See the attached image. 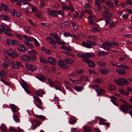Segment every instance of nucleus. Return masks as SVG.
Masks as SVG:
<instances>
[{
    "instance_id": "f257e3e1",
    "label": "nucleus",
    "mask_w": 132,
    "mask_h": 132,
    "mask_svg": "<svg viewBox=\"0 0 132 132\" xmlns=\"http://www.w3.org/2000/svg\"><path fill=\"white\" fill-rule=\"evenodd\" d=\"M1 28L0 29V34L3 32L5 34L10 37L13 36V35L10 32L11 30L8 26L4 24L0 25Z\"/></svg>"
},
{
    "instance_id": "f03ea898",
    "label": "nucleus",
    "mask_w": 132,
    "mask_h": 132,
    "mask_svg": "<svg viewBox=\"0 0 132 132\" xmlns=\"http://www.w3.org/2000/svg\"><path fill=\"white\" fill-rule=\"evenodd\" d=\"M4 51L11 57L15 58L18 56V54L17 52L15 50L12 49L10 48L9 50L5 49Z\"/></svg>"
},
{
    "instance_id": "7ed1b4c3",
    "label": "nucleus",
    "mask_w": 132,
    "mask_h": 132,
    "mask_svg": "<svg viewBox=\"0 0 132 132\" xmlns=\"http://www.w3.org/2000/svg\"><path fill=\"white\" fill-rule=\"evenodd\" d=\"M114 81L117 84L121 86L127 85L129 84L126 79L123 78H119L118 80L114 79Z\"/></svg>"
},
{
    "instance_id": "20e7f679",
    "label": "nucleus",
    "mask_w": 132,
    "mask_h": 132,
    "mask_svg": "<svg viewBox=\"0 0 132 132\" xmlns=\"http://www.w3.org/2000/svg\"><path fill=\"white\" fill-rule=\"evenodd\" d=\"M12 66L15 69H18L21 65V63L18 61H13L12 62Z\"/></svg>"
},
{
    "instance_id": "39448f33",
    "label": "nucleus",
    "mask_w": 132,
    "mask_h": 132,
    "mask_svg": "<svg viewBox=\"0 0 132 132\" xmlns=\"http://www.w3.org/2000/svg\"><path fill=\"white\" fill-rule=\"evenodd\" d=\"M59 66L63 69H66L68 68V65L67 63L64 61L61 60H59L58 61Z\"/></svg>"
},
{
    "instance_id": "423d86ee",
    "label": "nucleus",
    "mask_w": 132,
    "mask_h": 132,
    "mask_svg": "<svg viewBox=\"0 0 132 132\" xmlns=\"http://www.w3.org/2000/svg\"><path fill=\"white\" fill-rule=\"evenodd\" d=\"M47 42L50 44H51L53 47L55 48L58 47V46L56 45V42L55 40L50 37H48L46 38Z\"/></svg>"
},
{
    "instance_id": "0eeeda50",
    "label": "nucleus",
    "mask_w": 132,
    "mask_h": 132,
    "mask_svg": "<svg viewBox=\"0 0 132 132\" xmlns=\"http://www.w3.org/2000/svg\"><path fill=\"white\" fill-rule=\"evenodd\" d=\"M102 45V47L106 50H109L110 48L111 47V44L108 42L103 43Z\"/></svg>"
},
{
    "instance_id": "6e6552de",
    "label": "nucleus",
    "mask_w": 132,
    "mask_h": 132,
    "mask_svg": "<svg viewBox=\"0 0 132 132\" xmlns=\"http://www.w3.org/2000/svg\"><path fill=\"white\" fill-rule=\"evenodd\" d=\"M26 68H27L30 71L32 72L36 70L37 69V67L33 64H27L26 65Z\"/></svg>"
},
{
    "instance_id": "1a4fd4ad",
    "label": "nucleus",
    "mask_w": 132,
    "mask_h": 132,
    "mask_svg": "<svg viewBox=\"0 0 132 132\" xmlns=\"http://www.w3.org/2000/svg\"><path fill=\"white\" fill-rule=\"evenodd\" d=\"M47 60L50 64L52 65H55L57 63L56 60L53 58L49 57L47 58Z\"/></svg>"
},
{
    "instance_id": "9d476101",
    "label": "nucleus",
    "mask_w": 132,
    "mask_h": 132,
    "mask_svg": "<svg viewBox=\"0 0 132 132\" xmlns=\"http://www.w3.org/2000/svg\"><path fill=\"white\" fill-rule=\"evenodd\" d=\"M119 110L124 113H127L128 111V109L127 108V104L121 106Z\"/></svg>"
},
{
    "instance_id": "9b49d317",
    "label": "nucleus",
    "mask_w": 132,
    "mask_h": 132,
    "mask_svg": "<svg viewBox=\"0 0 132 132\" xmlns=\"http://www.w3.org/2000/svg\"><path fill=\"white\" fill-rule=\"evenodd\" d=\"M83 61L86 63H88L90 67H93L95 66V63L93 61H91L88 59H84Z\"/></svg>"
},
{
    "instance_id": "f8f14e48",
    "label": "nucleus",
    "mask_w": 132,
    "mask_h": 132,
    "mask_svg": "<svg viewBox=\"0 0 132 132\" xmlns=\"http://www.w3.org/2000/svg\"><path fill=\"white\" fill-rule=\"evenodd\" d=\"M30 56L28 55H24L21 56V59L23 62H27L29 61Z\"/></svg>"
},
{
    "instance_id": "ddd939ff",
    "label": "nucleus",
    "mask_w": 132,
    "mask_h": 132,
    "mask_svg": "<svg viewBox=\"0 0 132 132\" xmlns=\"http://www.w3.org/2000/svg\"><path fill=\"white\" fill-rule=\"evenodd\" d=\"M95 55L94 54L93 52L85 53H84L85 58H89L90 57H93Z\"/></svg>"
},
{
    "instance_id": "4468645a",
    "label": "nucleus",
    "mask_w": 132,
    "mask_h": 132,
    "mask_svg": "<svg viewBox=\"0 0 132 132\" xmlns=\"http://www.w3.org/2000/svg\"><path fill=\"white\" fill-rule=\"evenodd\" d=\"M70 80L73 83H75L77 84H80L82 82V81L81 79V78L78 79L76 80H73L71 78H70Z\"/></svg>"
},
{
    "instance_id": "2eb2a0df",
    "label": "nucleus",
    "mask_w": 132,
    "mask_h": 132,
    "mask_svg": "<svg viewBox=\"0 0 132 132\" xmlns=\"http://www.w3.org/2000/svg\"><path fill=\"white\" fill-rule=\"evenodd\" d=\"M103 16L106 18H110L112 16V14L110 12H103L102 13Z\"/></svg>"
},
{
    "instance_id": "dca6fc26",
    "label": "nucleus",
    "mask_w": 132,
    "mask_h": 132,
    "mask_svg": "<svg viewBox=\"0 0 132 132\" xmlns=\"http://www.w3.org/2000/svg\"><path fill=\"white\" fill-rule=\"evenodd\" d=\"M18 50L20 51L25 52L26 51V48L25 46L23 45H20L19 46Z\"/></svg>"
},
{
    "instance_id": "f3484780",
    "label": "nucleus",
    "mask_w": 132,
    "mask_h": 132,
    "mask_svg": "<svg viewBox=\"0 0 132 132\" xmlns=\"http://www.w3.org/2000/svg\"><path fill=\"white\" fill-rule=\"evenodd\" d=\"M20 84L23 88L25 87H29L27 83L22 79L21 80Z\"/></svg>"
},
{
    "instance_id": "a211bd4d",
    "label": "nucleus",
    "mask_w": 132,
    "mask_h": 132,
    "mask_svg": "<svg viewBox=\"0 0 132 132\" xmlns=\"http://www.w3.org/2000/svg\"><path fill=\"white\" fill-rule=\"evenodd\" d=\"M36 93L39 97H42L43 95L45 94V92L43 90H37L36 92Z\"/></svg>"
},
{
    "instance_id": "6ab92c4d",
    "label": "nucleus",
    "mask_w": 132,
    "mask_h": 132,
    "mask_svg": "<svg viewBox=\"0 0 132 132\" xmlns=\"http://www.w3.org/2000/svg\"><path fill=\"white\" fill-rule=\"evenodd\" d=\"M84 88L83 86L80 85L76 86L74 87L75 89L78 92H80Z\"/></svg>"
},
{
    "instance_id": "aec40b11",
    "label": "nucleus",
    "mask_w": 132,
    "mask_h": 132,
    "mask_svg": "<svg viewBox=\"0 0 132 132\" xmlns=\"http://www.w3.org/2000/svg\"><path fill=\"white\" fill-rule=\"evenodd\" d=\"M47 14L50 15L54 16L57 15V11L53 10L51 11H48L47 12Z\"/></svg>"
},
{
    "instance_id": "412c9836",
    "label": "nucleus",
    "mask_w": 132,
    "mask_h": 132,
    "mask_svg": "<svg viewBox=\"0 0 132 132\" xmlns=\"http://www.w3.org/2000/svg\"><path fill=\"white\" fill-rule=\"evenodd\" d=\"M97 93V95L98 96H101L102 94L105 92V90L102 89H98L96 90Z\"/></svg>"
},
{
    "instance_id": "4be33fe9",
    "label": "nucleus",
    "mask_w": 132,
    "mask_h": 132,
    "mask_svg": "<svg viewBox=\"0 0 132 132\" xmlns=\"http://www.w3.org/2000/svg\"><path fill=\"white\" fill-rule=\"evenodd\" d=\"M83 46L87 48H90L92 47V44H89L88 43L85 42H83L82 43Z\"/></svg>"
},
{
    "instance_id": "5701e85b",
    "label": "nucleus",
    "mask_w": 132,
    "mask_h": 132,
    "mask_svg": "<svg viewBox=\"0 0 132 132\" xmlns=\"http://www.w3.org/2000/svg\"><path fill=\"white\" fill-rule=\"evenodd\" d=\"M10 64V62L5 61L3 62L2 64V65L4 68L6 69L9 67Z\"/></svg>"
},
{
    "instance_id": "b1692460",
    "label": "nucleus",
    "mask_w": 132,
    "mask_h": 132,
    "mask_svg": "<svg viewBox=\"0 0 132 132\" xmlns=\"http://www.w3.org/2000/svg\"><path fill=\"white\" fill-rule=\"evenodd\" d=\"M101 72L103 74L105 75L109 74L110 72V70L106 69H100Z\"/></svg>"
},
{
    "instance_id": "393cba45",
    "label": "nucleus",
    "mask_w": 132,
    "mask_h": 132,
    "mask_svg": "<svg viewBox=\"0 0 132 132\" xmlns=\"http://www.w3.org/2000/svg\"><path fill=\"white\" fill-rule=\"evenodd\" d=\"M1 6L3 9V10L5 11L8 12L9 10L8 6L3 3H1Z\"/></svg>"
},
{
    "instance_id": "a878e982",
    "label": "nucleus",
    "mask_w": 132,
    "mask_h": 132,
    "mask_svg": "<svg viewBox=\"0 0 132 132\" xmlns=\"http://www.w3.org/2000/svg\"><path fill=\"white\" fill-rule=\"evenodd\" d=\"M37 78L39 80L43 82L46 79L45 77L41 75H39L37 76Z\"/></svg>"
},
{
    "instance_id": "bb28decb",
    "label": "nucleus",
    "mask_w": 132,
    "mask_h": 132,
    "mask_svg": "<svg viewBox=\"0 0 132 132\" xmlns=\"http://www.w3.org/2000/svg\"><path fill=\"white\" fill-rule=\"evenodd\" d=\"M97 63L98 65L101 66H105L107 64L105 62H102L101 61H97Z\"/></svg>"
},
{
    "instance_id": "cd10ccee",
    "label": "nucleus",
    "mask_w": 132,
    "mask_h": 132,
    "mask_svg": "<svg viewBox=\"0 0 132 132\" xmlns=\"http://www.w3.org/2000/svg\"><path fill=\"white\" fill-rule=\"evenodd\" d=\"M41 49L42 51H44L48 55H50L51 54V52L50 50H49L45 48L44 47H42L41 48Z\"/></svg>"
},
{
    "instance_id": "c85d7f7f",
    "label": "nucleus",
    "mask_w": 132,
    "mask_h": 132,
    "mask_svg": "<svg viewBox=\"0 0 132 132\" xmlns=\"http://www.w3.org/2000/svg\"><path fill=\"white\" fill-rule=\"evenodd\" d=\"M106 4L111 9H113L114 8V6L113 3L110 1H108L106 2Z\"/></svg>"
},
{
    "instance_id": "c756f323",
    "label": "nucleus",
    "mask_w": 132,
    "mask_h": 132,
    "mask_svg": "<svg viewBox=\"0 0 132 132\" xmlns=\"http://www.w3.org/2000/svg\"><path fill=\"white\" fill-rule=\"evenodd\" d=\"M28 52L29 54L30 55H35L38 53V52L37 51L33 50L29 51Z\"/></svg>"
},
{
    "instance_id": "7c9ffc66",
    "label": "nucleus",
    "mask_w": 132,
    "mask_h": 132,
    "mask_svg": "<svg viewBox=\"0 0 132 132\" xmlns=\"http://www.w3.org/2000/svg\"><path fill=\"white\" fill-rule=\"evenodd\" d=\"M23 42L30 49H31L33 48V46L31 43L25 40Z\"/></svg>"
},
{
    "instance_id": "2f4dec72",
    "label": "nucleus",
    "mask_w": 132,
    "mask_h": 132,
    "mask_svg": "<svg viewBox=\"0 0 132 132\" xmlns=\"http://www.w3.org/2000/svg\"><path fill=\"white\" fill-rule=\"evenodd\" d=\"M118 66L119 68H122L123 69L126 70H128L129 69V67L127 66L126 65H125L123 64L118 65Z\"/></svg>"
},
{
    "instance_id": "473e14b6",
    "label": "nucleus",
    "mask_w": 132,
    "mask_h": 132,
    "mask_svg": "<svg viewBox=\"0 0 132 132\" xmlns=\"http://www.w3.org/2000/svg\"><path fill=\"white\" fill-rule=\"evenodd\" d=\"M119 91L120 93L125 95L127 96L129 95V93L128 92H126L121 89H119Z\"/></svg>"
},
{
    "instance_id": "72a5a7b5",
    "label": "nucleus",
    "mask_w": 132,
    "mask_h": 132,
    "mask_svg": "<svg viewBox=\"0 0 132 132\" xmlns=\"http://www.w3.org/2000/svg\"><path fill=\"white\" fill-rule=\"evenodd\" d=\"M28 7L29 8V9L31 8L32 11L34 13H36L38 11L36 7L31 6V5H28Z\"/></svg>"
},
{
    "instance_id": "f704fd0d",
    "label": "nucleus",
    "mask_w": 132,
    "mask_h": 132,
    "mask_svg": "<svg viewBox=\"0 0 132 132\" xmlns=\"http://www.w3.org/2000/svg\"><path fill=\"white\" fill-rule=\"evenodd\" d=\"M116 71L118 73L122 75H125L126 73L125 71L121 69H116Z\"/></svg>"
},
{
    "instance_id": "c9c22d12",
    "label": "nucleus",
    "mask_w": 132,
    "mask_h": 132,
    "mask_svg": "<svg viewBox=\"0 0 132 132\" xmlns=\"http://www.w3.org/2000/svg\"><path fill=\"white\" fill-rule=\"evenodd\" d=\"M50 35L53 37L56 40L60 39V37L58 36V34L55 33H50Z\"/></svg>"
},
{
    "instance_id": "e433bc0d",
    "label": "nucleus",
    "mask_w": 132,
    "mask_h": 132,
    "mask_svg": "<svg viewBox=\"0 0 132 132\" xmlns=\"http://www.w3.org/2000/svg\"><path fill=\"white\" fill-rule=\"evenodd\" d=\"M0 18L3 20L6 21H8L9 19V18L7 16L3 15H1Z\"/></svg>"
},
{
    "instance_id": "4c0bfd02",
    "label": "nucleus",
    "mask_w": 132,
    "mask_h": 132,
    "mask_svg": "<svg viewBox=\"0 0 132 132\" xmlns=\"http://www.w3.org/2000/svg\"><path fill=\"white\" fill-rule=\"evenodd\" d=\"M65 61L68 63L70 64H72L74 62L73 60L72 59L69 58H66L65 59Z\"/></svg>"
},
{
    "instance_id": "58836bf2",
    "label": "nucleus",
    "mask_w": 132,
    "mask_h": 132,
    "mask_svg": "<svg viewBox=\"0 0 132 132\" xmlns=\"http://www.w3.org/2000/svg\"><path fill=\"white\" fill-rule=\"evenodd\" d=\"M35 100L39 103L41 105L43 104L40 99L37 96H33Z\"/></svg>"
},
{
    "instance_id": "ea45409f",
    "label": "nucleus",
    "mask_w": 132,
    "mask_h": 132,
    "mask_svg": "<svg viewBox=\"0 0 132 132\" xmlns=\"http://www.w3.org/2000/svg\"><path fill=\"white\" fill-rule=\"evenodd\" d=\"M108 52L103 51H99L98 53V55L100 56H101L102 55H105L106 54H108Z\"/></svg>"
},
{
    "instance_id": "a19ab883",
    "label": "nucleus",
    "mask_w": 132,
    "mask_h": 132,
    "mask_svg": "<svg viewBox=\"0 0 132 132\" xmlns=\"http://www.w3.org/2000/svg\"><path fill=\"white\" fill-rule=\"evenodd\" d=\"M62 8L63 11H66L68 10V6L67 7L64 3H62Z\"/></svg>"
},
{
    "instance_id": "79ce46f5",
    "label": "nucleus",
    "mask_w": 132,
    "mask_h": 132,
    "mask_svg": "<svg viewBox=\"0 0 132 132\" xmlns=\"http://www.w3.org/2000/svg\"><path fill=\"white\" fill-rule=\"evenodd\" d=\"M61 48L64 50H66L69 51H71V49L70 47H67L65 46L62 45L61 47Z\"/></svg>"
},
{
    "instance_id": "37998d69",
    "label": "nucleus",
    "mask_w": 132,
    "mask_h": 132,
    "mask_svg": "<svg viewBox=\"0 0 132 132\" xmlns=\"http://www.w3.org/2000/svg\"><path fill=\"white\" fill-rule=\"evenodd\" d=\"M84 129L86 132H92L91 129L89 127L85 126L84 127Z\"/></svg>"
},
{
    "instance_id": "c03bdc74",
    "label": "nucleus",
    "mask_w": 132,
    "mask_h": 132,
    "mask_svg": "<svg viewBox=\"0 0 132 132\" xmlns=\"http://www.w3.org/2000/svg\"><path fill=\"white\" fill-rule=\"evenodd\" d=\"M23 37L24 39L27 40L28 42H31L32 41V39L31 38L26 35H23Z\"/></svg>"
},
{
    "instance_id": "a18cd8bd",
    "label": "nucleus",
    "mask_w": 132,
    "mask_h": 132,
    "mask_svg": "<svg viewBox=\"0 0 132 132\" xmlns=\"http://www.w3.org/2000/svg\"><path fill=\"white\" fill-rule=\"evenodd\" d=\"M32 39L34 42L35 45L37 47H39L40 46V45L36 39L33 37H32Z\"/></svg>"
},
{
    "instance_id": "49530a36",
    "label": "nucleus",
    "mask_w": 132,
    "mask_h": 132,
    "mask_svg": "<svg viewBox=\"0 0 132 132\" xmlns=\"http://www.w3.org/2000/svg\"><path fill=\"white\" fill-rule=\"evenodd\" d=\"M11 108L12 111L13 112H15L16 111V109L15 108V106L13 104L11 105Z\"/></svg>"
},
{
    "instance_id": "de8ad7c7",
    "label": "nucleus",
    "mask_w": 132,
    "mask_h": 132,
    "mask_svg": "<svg viewBox=\"0 0 132 132\" xmlns=\"http://www.w3.org/2000/svg\"><path fill=\"white\" fill-rule=\"evenodd\" d=\"M68 21L65 22L63 23V25L64 26V27L63 26H61V24L60 25L59 27H60L62 29H64L65 27H66L68 25Z\"/></svg>"
},
{
    "instance_id": "09e8293b",
    "label": "nucleus",
    "mask_w": 132,
    "mask_h": 132,
    "mask_svg": "<svg viewBox=\"0 0 132 132\" xmlns=\"http://www.w3.org/2000/svg\"><path fill=\"white\" fill-rule=\"evenodd\" d=\"M88 71L90 74L91 75L92 74L94 75H97V73L94 70H89Z\"/></svg>"
},
{
    "instance_id": "8fccbe9b",
    "label": "nucleus",
    "mask_w": 132,
    "mask_h": 132,
    "mask_svg": "<svg viewBox=\"0 0 132 132\" xmlns=\"http://www.w3.org/2000/svg\"><path fill=\"white\" fill-rule=\"evenodd\" d=\"M36 116L37 118L44 120L46 118L45 117L42 115H36Z\"/></svg>"
},
{
    "instance_id": "3c124183",
    "label": "nucleus",
    "mask_w": 132,
    "mask_h": 132,
    "mask_svg": "<svg viewBox=\"0 0 132 132\" xmlns=\"http://www.w3.org/2000/svg\"><path fill=\"white\" fill-rule=\"evenodd\" d=\"M102 82V80L101 79L97 78L93 80V82H95L97 84H100Z\"/></svg>"
},
{
    "instance_id": "603ef678",
    "label": "nucleus",
    "mask_w": 132,
    "mask_h": 132,
    "mask_svg": "<svg viewBox=\"0 0 132 132\" xmlns=\"http://www.w3.org/2000/svg\"><path fill=\"white\" fill-rule=\"evenodd\" d=\"M0 76L1 77H5V71L3 70H1L0 72Z\"/></svg>"
},
{
    "instance_id": "864d4df0",
    "label": "nucleus",
    "mask_w": 132,
    "mask_h": 132,
    "mask_svg": "<svg viewBox=\"0 0 132 132\" xmlns=\"http://www.w3.org/2000/svg\"><path fill=\"white\" fill-rule=\"evenodd\" d=\"M9 130L11 132H18V131L16 129L12 126L10 127Z\"/></svg>"
},
{
    "instance_id": "5fc2aeb1",
    "label": "nucleus",
    "mask_w": 132,
    "mask_h": 132,
    "mask_svg": "<svg viewBox=\"0 0 132 132\" xmlns=\"http://www.w3.org/2000/svg\"><path fill=\"white\" fill-rule=\"evenodd\" d=\"M39 61L40 62L44 64H46L47 63V62L46 60L43 58H40Z\"/></svg>"
},
{
    "instance_id": "6e6d98bb",
    "label": "nucleus",
    "mask_w": 132,
    "mask_h": 132,
    "mask_svg": "<svg viewBox=\"0 0 132 132\" xmlns=\"http://www.w3.org/2000/svg\"><path fill=\"white\" fill-rule=\"evenodd\" d=\"M92 31L93 32H96L100 31V30L98 29L97 28L94 27L92 29Z\"/></svg>"
},
{
    "instance_id": "4d7b16f0",
    "label": "nucleus",
    "mask_w": 132,
    "mask_h": 132,
    "mask_svg": "<svg viewBox=\"0 0 132 132\" xmlns=\"http://www.w3.org/2000/svg\"><path fill=\"white\" fill-rule=\"evenodd\" d=\"M30 59H29V61H35L36 60L37 57L35 55H33L31 56H30Z\"/></svg>"
},
{
    "instance_id": "13d9d810",
    "label": "nucleus",
    "mask_w": 132,
    "mask_h": 132,
    "mask_svg": "<svg viewBox=\"0 0 132 132\" xmlns=\"http://www.w3.org/2000/svg\"><path fill=\"white\" fill-rule=\"evenodd\" d=\"M61 39V38L60 37V39L59 40L56 39V42L59 45H64L65 43L64 42H60V41Z\"/></svg>"
},
{
    "instance_id": "bf43d9fd",
    "label": "nucleus",
    "mask_w": 132,
    "mask_h": 132,
    "mask_svg": "<svg viewBox=\"0 0 132 132\" xmlns=\"http://www.w3.org/2000/svg\"><path fill=\"white\" fill-rule=\"evenodd\" d=\"M71 23L73 29L75 30H77V27L76 26V23L72 21H71Z\"/></svg>"
},
{
    "instance_id": "052dcab7",
    "label": "nucleus",
    "mask_w": 132,
    "mask_h": 132,
    "mask_svg": "<svg viewBox=\"0 0 132 132\" xmlns=\"http://www.w3.org/2000/svg\"><path fill=\"white\" fill-rule=\"evenodd\" d=\"M30 22V23L33 26L35 27L37 26L36 24L31 19H29L28 20Z\"/></svg>"
},
{
    "instance_id": "680f3d73",
    "label": "nucleus",
    "mask_w": 132,
    "mask_h": 132,
    "mask_svg": "<svg viewBox=\"0 0 132 132\" xmlns=\"http://www.w3.org/2000/svg\"><path fill=\"white\" fill-rule=\"evenodd\" d=\"M12 42V39H7L6 40V44L9 45H11V42Z\"/></svg>"
},
{
    "instance_id": "e2e57ef3",
    "label": "nucleus",
    "mask_w": 132,
    "mask_h": 132,
    "mask_svg": "<svg viewBox=\"0 0 132 132\" xmlns=\"http://www.w3.org/2000/svg\"><path fill=\"white\" fill-rule=\"evenodd\" d=\"M62 11H57V14L63 16L64 15V13Z\"/></svg>"
},
{
    "instance_id": "0e129e2a",
    "label": "nucleus",
    "mask_w": 132,
    "mask_h": 132,
    "mask_svg": "<svg viewBox=\"0 0 132 132\" xmlns=\"http://www.w3.org/2000/svg\"><path fill=\"white\" fill-rule=\"evenodd\" d=\"M123 36L125 37L130 38L132 39V35L131 34H124Z\"/></svg>"
},
{
    "instance_id": "69168bd1",
    "label": "nucleus",
    "mask_w": 132,
    "mask_h": 132,
    "mask_svg": "<svg viewBox=\"0 0 132 132\" xmlns=\"http://www.w3.org/2000/svg\"><path fill=\"white\" fill-rule=\"evenodd\" d=\"M116 22H117V21H116L115 22H114L113 21H111V22L110 24V26L111 27H114L116 26Z\"/></svg>"
},
{
    "instance_id": "338daca9",
    "label": "nucleus",
    "mask_w": 132,
    "mask_h": 132,
    "mask_svg": "<svg viewBox=\"0 0 132 132\" xmlns=\"http://www.w3.org/2000/svg\"><path fill=\"white\" fill-rule=\"evenodd\" d=\"M87 42L88 43H89L88 44H92V46L93 45L94 46H96L97 45L96 44L95 42H91V41H90V40H87Z\"/></svg>"
},
{
    "instance_id": "774afa93",
    "label": "nucleus",
    "mask_w": 132,
    "mask_h": 132,
    "mask_svg": "<svg viewBox=\"0 0 132 132\" xmlns=\"http://www.w3.org/2000/svg\"><path fill=\"white\" fill-rule=\"evenodd\" d=\"M2 130H5L6 129V127L5 125L3 124H2L1 126Z\"/></svg>"
}]
</instances>
